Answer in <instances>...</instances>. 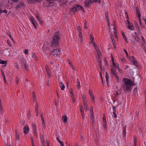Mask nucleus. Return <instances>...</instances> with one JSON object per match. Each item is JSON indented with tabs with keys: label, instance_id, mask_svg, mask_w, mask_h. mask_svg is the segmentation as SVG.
I'll return each instance as SVG.
<instances>
[{
	"label": "nucleus",
	"instance_id": "obj_9",
	"mask_svg": "<svg viewBox=\"0 0 146 146\" xmlns=\"http://www.w3.org/2000/svg\"><path fill=\"white\" fill-rule=\"evenodd\" d=\"M127 23H126V26L129 29L131 30H134V27L132 25V24H130L128 25H127Z\"/></svg>",
	"mask_w": 146,
	"mask_h": 146
},
{
	"label": "nucleus",
	"instance_id": "obj_43",
	"mask_svg": "<svg viewBox=\"0 0 146 146\" xmlns=\"http://www.w3.org/2000/svg\"><path fill=\"white\" fill-rule=\"evenodd\" d=\"M114 34H115V37L116 38H118V37L117 35V31H114Z\"/></svg>",
	"mask_w": 146,
	"mask_h": 146
},
{
	"label": "nucleus",
	"instance_id": "obj_8",
	"mask_svg": "<svg viewBox=\"0 0 146 146\" xmlns=\"http://www.w3.org/2000/svg\"><path fill=\"white\" fill-rule=\"evenodd\" d=\"M31 18L33 24L35 28H36V26L37 25V23L35 19H34L33 17H31Z\"/></svg>",
	"mask_w": 146,
	"mask_h": 146
},
{
	"label": "nucleus",
	"instance_id": "obj_34",
	"mask_svg": "<svg viewBox=\"0 0 146 146\" xmlns=\"http://www.w3.org/2000/svg\"><path fill=\"white\" fill-rule=\"evenodd\" d=\"M93 2H98L99 3L101 2L100 0H92Z\"/></svg>",
	"mask_w": 146,
	"mask_h": 146
},
{
	"label": "nucleus",
	"instance_id": "obj_17",
	"mask_svg": "<svg viewBox=\"0 0 146 146\" xmlns=\"http://www.w3.org/2000/svg\"><path fill=\"white\" fill-rule=\"evenodd\" d=\"M60 84L61 85L60 86V87L61 88V89L62 90H64L65 88V86L64 85L63 82H61L60 83Z\"/></svg>",
	"mask_w": 146,
	"mask_h": 146
},
{
	"label": "nucleus",
	"instance_id": "obj_20",
	"mask_svg": "<svg viewBox=\"0 0 146 146\" xmlns=\"http://www.w3.org/2000/svg\"><path fill=\"white\" fill-rule=\"evenodd\" d=\"M106 81L107 82V84H108V74L107 72L106 73Z\"/></svg>",
	"mask_w": 146,
	"mask_h": 146
},
{
	"label": "nucleus",
	"instance_id": "obj_1",
	"mask_svg": "<svg viewBox=\"0 0 146 146\" xmlns=\"http://www.w3.org/2000/svg\"><path fill=\"white\" fill-rule=\"evenodd\" d=\"M124 83L122 86V87L124 92L127 93L130 92L131 90V86L135 85L134 81H132L130 79L123 78Z\"/></svg>",
	"mask_w": 146,
	"mask_h": 146
},
{
	"label": "nucleus",
	"instance_id": "obj_50",
	"mask_svg": "<svg viewBox=\"0 0 146 146\" xmlns=\"http://www.w3.org/2000/svg\"><path fill=\"white\" fill-rule=\"evenodd\" d=\"M103 122H106V118L105 117V116H104L103 118Z\"/></svg>",
	"mask_w": 146,
	"mask_h": 146
},
{
	"label": "nucleus",
	"instance_id": "obj_15",
	"mask_svg": "<svg viewBox=\"0 0 146 146\" xmlns=\"http://www.w3.org/2000/svg\"><path fill=\"white\" fill-rule=\"evenodd\" d=\"M111 60L112 61V63H113V65L114 67L115 68L117 66V65H116V64H115L114 62V59L113 58V56L112 55H111Z\"/></svg>",
	"mask_w": 146,
	"mask_h": 146
},
{
	"label": "nucleus",
	"instance_id": "obj_31",
	"mask_svg": "<svg viewBox=\"0 0 146 146\" xmlns=\"http://www.w3.org/2000/svg\"><path fill=\"white\" fill-rule=\"evenodd\" d=\"M133 36L135 38V39L136 40L139 41V37L137 35H135V36Z\"/></svg>",
	"mask_w": 146,
	"mask_h": 146
},
{
	"label": "nucleus",
	"instance_id": "obj_2",
	"mask_svg": "<svg viewBox=\"0 0 146 146\" xmlns=\"http://www.w3.org/2000/svg\"><path fill=\"white\" fill-rule=\"evenodd\" d=\"M60 35H59L58 32H56L54 34L52 38V41L51 44L52 47L54 48V46L58 45L59 40L60 38Z\"/></svg>",
	"mask_w": 146,
	"mask_h": 146
},
{
	"label": "nucleus",
	"instance_id": "obj_33",
	"mask_svg": "<svg viewBox=\"0 0 146 146\" xmlns=\"http://www.w3.org/2000/svg\"><path fill=\"white\" fill-rule=\"evenodd\" d=\"M77 29L79 32L80 33V32H81V29L80 26H78L77 27Z\"/></svg>",
	"mask_w": 146,
	"mask_h": 146
},
{
	"label": "nucleus",
	"instance_id": "obj_14",
	"mask_svg": "<svg viewBox=\"0 0 146 146\" xmlns=\"http://www.w3.org/2000/svg\"><path fill=\"white\" fill-rule=\"evenodd\" d=\"M136 13L137 14H138V17H139L141 16V13H140V11L139 9V8L138 7H136Z\"/></svg>",
	"mask_w": 146,
	"mask_h": 146
},
{
	"label": "nucleus",
	"instance_id": "obj_49",
	"mask_svg": "<svg viewBox=\"0 0 146 146\" xmlns=\"http://www.w3.org/2000/svg\"><path fill=\"white\" fill-rule=\"evenodd\" d=\"M49 5L50 6H52L53 5V2H50L48 3Z\"/></svg>",
	"mask_w": 146,
	"mask_h": 146
},
{
	"label": "nucleus",
	"instance_id": "obj_42",
	"mask_svg": "<svg viewBox=\"0 0 146 146\" xmlns=\"http://www.w3.org/2000/svg\"><path fill=\"white\" fill-rule=\"evenodd\" d=\"M16 139H17L18 140L20 139L19 136V134H17L15 135Z\"/></svg>",
	"mask_w": 146,
	"mask_h": 146
},
{
	"label": "nucleus",
	"instance_id": "obj_22",
	"mask_svg": "<svg viewBox=\"0 0 146 146\" xmlns=\"http://www.w3.org/2000/svg\"><path fill=\"white\" fill-rule=\"evenodd\" d=\"M111 72L112 75H115V74H116L115 73L116 71L114 68H112L111 69Z\"/></svg>",
	"mask_w": 146,
	"mask_h": 146
},
{
	"label": "nucleus",
	"instance_id": "obj_56",
	"mask_svg": "<svg viewBox=\"0 0 146 146\" xmlns=\"http://www.w3.org/2000/svg\"><path fill=\"white\" fill-rule=\"evenodd\" d=\"M80 84H78L77 85V88L78 89H80Z\"/></svg>",
	"mask_w": 146,
	"mask_h": 146
},
{
	"label": "nucleus",
	"instance_id": "obj_27",
	"mask_svg": "<svg viewBox=\"0 0 146 146\" xmlns=\"http://www.w3.org/2000/svg\"><path fill=\"white\" fill-rule=\"evenodd\" d=\"M79 37L80 38V40L82 41V38H83L82 33V32H80V33H79Z\"/></svg>",
	"mask_w": 146,
	"mask_h": 146
},
{
	"label": "nucleus",
	"instance_id": "obj_6",
	"mask_svg": "<svg viewBox=\"0 0 146 146\" xmlns=\"http://www.w3.org/2000/svg\"><path fill=\"white\" fill-rule=\"evenodd\" d=\"M92 2V0H86L84 1V3L85 6L88 8L91 6V4Z\"/></svg>",
	"mask_w": 146,
	"mask_h": 146
},
{
	"label": "nucleus",
	"instance_id": "obj_3",
	"mask_svg": "<svg viewBox=\"0 0 146 146\" xmlns=\"http://www.w3.org/2000/svg\"><path fill=\"white\" fill-rule=\"evenodd\" d=\"M81 6H80L79 5H74L70 9V10L71 12H74L76 10L80 9V7H81Z\"/></svg>",
	"mask_w": 146,
	"mask_h": 146
},
{
	"label": "nucleus",
	"instance_id": "obj_23",
	"mask_svg": "<svg viewBox=\"0 0 146 146\" xmlns=\"http://www.w3.org/2000/svg\"><path fill=\"white\" fill-rule=\"evenodd\" d=\"M122 36H123V38H124L126 42H127V39L126 38V37L125 36V35L124 33L123 32H122Z\"/></svg>",
	"mask_w": 146,
	"mask_h": 146
},
{
	"label": "nucleus",
	"instance_id": "obj_37",
	"mask_svg": "<svg viewBox=\"0 0 146 146\" xmlns=\"http://www.w3.org/2000/svg\"><path fill=\"white\" fill-rule=\"evenodd\" d=\"M33 133L34 134L35 136L37 137V134L36 130H34Z\"/></svg>",
	"mask_w": 146,
	"mask_h": 146
},
{
	"label": "nucleus",
	"instance_id": "obj_36",
	"mask_svg": "<svg viewBox=\"0 0 146 146\" xmlns=\"http://www.w3.org/2000/svg\"><path fill=\"white\" fill-rule=\"evenodd\" d=\"M7 34H8V36H9V37L11 38V39L13 40V38H12V37L10 33L9 32H7Z\"/></svg>",
	"mask_w": 146,
	"mask_h": 146
},
{
	"label": "nucleus",
	"instance_id": "obj_19",
	"mask_svg": "<svg viewBox=\"0 0 146 146\" xmlns=\"http://www.w3.org/2000/svg\"><path fill=\"white\" fill-rule=\"evenodd\" d=\"M132 63H133L134 64V65H135L136 66H138V63L137 62L136 60H132Z\"/></svg>",
	"mask_w": 146,
	"mask_h": 146
},
{
	"label": "nucleus",
	"instance_id": "obj_54",
	"mask_svg": "<svg viewBox=\"0 0 146 146\" xmlns=\"http://www.w3.org/2000/svg\"><path fill=\"white\" fill-rule=\"evenodd\" d=\"M56 139L59 143H60L62 142V141L60 140L59 139L58 137H56Z\"/></svg>",
	"mask_w": 146,
	"mask_h": 146
},
{
	"label": "nucleus",
	"instance_id": "obj_60",
	"mask_svg": "<svg viewBox=\"0 0 146 146\" xmlns=\"http://www.w3.org/2000/svg\"><path fill=\"white\" fill-rule=\"evenodd\" d=\"M105 16L106 17V19H108V15L107 13H105Z\"/></svg>",
	"mask_w": 146,
	"mask_h": 146
},
{
	"label": "nucleus",
	"instance_id": "obj_48",
	"mask_svg": "<svg viewBox=\"0 0 146 146\" xmlns=\"http://www.w3.org/2000/svg\"><path fill=\"white\" fill-rule=\"evenodd\" d=\"M19 79L17 77L16 78V82L17 84H18L19 83Z\"/></svg>",
	"mask_w": 146,
	"mask_h": 146
},
{
	"label": "nucleus",
	"instance_id": "obj_63",
	"mask_svg": "<svg viewBox=\"0 0 146 146\" xmlns=\"http://www.w3.org/2000/svg\"><path fill=\"white\" fill-rule=\"evenodd\" d=\"M7 44H8L9 45H11L10 42L8 40H7Z\"/></svg>",
	"mask_w": 146,
	"mask_h": 146
},
{
	"label": "nucleus",
	"instance_id": "obj_40",
	"mask_svg": "<svg viewBox=\"0 0 146 146\" xmlns=\"http://www.w3.org/2000/svg\"><path fill=\"white\" fill-rule=\"evenodd\" d=\"M100 75L101 79L102 80V84H103V85H104V81H103V77H102V73H101V72H100Z\"/></svg>",
	"mask_w": 146,
	"mask_h": 146
},
{
	"label": "nucleus",
	"instance_id": "obj_32",
	"mask_svg": "<svg viewBox=\"0 0 146 146\" xmlns=\"http://www.w3.org/2000/svg\"><path fill=\"white\" fill-rule=\"evenodd\" d=\"M0 111L2 113H3L4 111L3 110V108L2 106H0Z\"/></svg>",
	"mask_w": 146,
	"mask_h": 146
},
{
	"label": "nucleus",
	"instance_id": "obj_52",
	"mask_svg": "<svg viewBox=\"0 0 146 146\" xmlns=\"http://www.w3.org/2000/svg\"><path fill=\"white\" fill-rule=\"evenodd\" d=\"M94 114V112L93 111H92V112H91V113H90V114L91 115V117H94V116L93 115Z\"/></svg>",
	"mask_w": 146,
	"mask_h": 146
},
{
	"label": "nucleus",
	"instance_id": "obj_55",
	"mask_svg": "<svg viewBox=\"0 0 146 146\" xmlns=\"http://www.w3.org/2000/svg\"><path fill=\"white\" fill-rule=\"evenodd\" d=\"M107 22H108V26L109 27L110 26L109 19H107Z\"/></svg>",
	"mask_w": 146,
	"mask_h": 146
},
{
	"label": "nucleus",
	"instance_id": "obj_21",
	"mask_svg": "<svg viewBox=\"0 0 146 146\" xmlns=\"http://www.w3.org/2000/svg\"><path fill=\"white\" fill-rule=\"evenodd\" d=\"M7 63V61H4L3 60H2L0 59V64H6Z\"/></svg>",
	"mask_w": 146,
	"mask_h": 146
},
{
	"label": "nucleus",
	"instance_id": "obj_46",
	"mask_svg": "<svg viewBox=\"0 0 146 146\" xmlns=\"http://www.w3.org/2000/svg\"><path fill=\"white\" fill-rule=\"evenodd\" d=\"M38 21H39L40 23L41 24H42V21L41 18H38Z\"/></svg>",
	"mask_w": 146,
	"mask_h": 146
},
{
	"label": "nucleus",
	"instance_id": "obj_51",
	"mask_svg": "<svg viewBox=\"0 0 146 146\" xmlns=\"http://www.w3.org/2000/svg\"><path fill=\"white\" fill-rule=\"evenodd\" d=\"M89 93L90 95L93 94L92 90H89Z\"/></svg>",
	"mask_w": 146,
	"mask_h": 146
},
{
	"label": "nucleus",
	"instance_id": "obj_62",
	"mask_svg": "<svg viewBox=\"0 0 146 146\" xmlns=\"http://www.w3.org/2000/svg\"><path fill=\"white\" fill-rule=\"evenodd\" d=\"M80 9H82V11L84 12H85V11L83 8V7L82 6H81V7H80Z\"/></svg>",
	"mask_w": 146,
	"mask_h": 146
},
{
	"label": "nucleus",
	"instance_id": "obj_24",
	"mask_svg": "<svg viewBox=\"0 0 146 146\" xmlns=\"http://www.w3.org/2000/svg\"><path fill=\"white\" fill-rule=\"evenodd\" d=\"M68 60L69 61V64L70 65V66H71V67H72V69L73 70H74L75 68L74 66L72 64L70 60L69 59H68Z\"/></svg>",
	"mask_w": 146,
	"mask_h": 146
},
{
	"label": "nucleus",
	"instance_id": "obj_41",
	"mask_svg": "<svg viewBox=\"0 0 146 146\" xmlns=\"http://www.w3.org/2000/svg\"><path fill=\"white\" fill-rule=\"evenodd\" d=\"M41 121L42 122H44V117H43L42 114L41 115Z\"/></svg>",
	"mask_w": 146,
	"mask_h": 146
},
{
	"label": "nucleus",
	"instance_id": "obj_10",
	"mask_svg": "<svg viewBox=\"0 0 146 146\" xmlns=\"http://www.w3.org/2000/svg\"><path fill=\"white\" fill-rule=\"evenodd\" d=\"M93 46L94 47L95 49L96 50V52H97V54H98V57L100 58V56L99 54V53L100 52V51L99 50L97 49V45L95 44L94 42H93Z\"/></svg>",
	"mask_w": 146,
	"mask_h": 146
},
{
	"label": "nucleus",
	"instance_id": "obj_29",
	"mask_svg": "<svg viewBox=\"0 0 146 146\" xmlns=\"http://www.w3.org/2000/svg\"><path fill=\"white\" fill-rule=\"evenodd\" d=\"M80 108L81 113H83V112H84V111L82 106V105H80Z\"/></svg>",
	"mask_w": 146,
	"mask_h": 146
},
{
	"label": "nucleus",
	"instance_id": "obj_28",
	"mask_svg": "<svg viewBox=\"0 0 146 146\" xmlns=\"http://www.w3.org/2000/svg\"><path fill=\"white\" fill-rule=\"evenodd\" d=\"M89 36L90 40H92V42H93L94 39V36H93L91 34H90Z\"/></svg>",
	"mask_w": 146,
	"mask_h": 146
},
{
	"label": "nucleus",
	"instance_id": "obj_5",
	"mask_svg": "<svg viewBox=\"0 0 146 146\" xmlns=\"http://www.w3.org/2000/svg\"><path fill=\"white\" fill-rule=\"evenodd\" d=\"M60 53V50L58 48H54L53 50L50 54H52L53 55H56V56H58L59 54Z\"/></svg>",
	"mask_w": 146,
	"mask_h": 146
},
{
	"label": "nucleus",
	"instance_id": "obj_57",
	"mask_svg": "<svg viewBox=\"0 0 146 146\" xmlns=\"http://www.w3.org/2000/svg\"><path fill=\"white\" fill-rule=\"evenodd\" d=\"M111 39L112 40V42H115V40H114V38H111Z\"/></svg>",
	"mask_w": 146,
	"mask_h": 146
},
{
	"label": "nucleus",
	"instance_id": "obj_13",
	"mask_svg": "<svg viewBox=\"0 0 146 146\" xmlns=\"http://www.w3.org/2000/svg\"><path fill=\"white\" fill-rule=\"evenodd\" d=\"M68 118L66 115H64L62 116V120L64 123H66Z\"/></svg>",
	"mask_w": 146,
	"mask_h": 146
},
{
	"label": "nucleus",
	"instance_id": "obj_11",
	"mask_svg": "<svg viewBox=\"0 0 146 146\" xmlns=\"http://www.w3.org/2000/svg\"><path fill=\"white\" fill-rule=\"evenodd\" d=\"M24 60L23 59V60H21V63L22 64V65H23L24 66V67L25 68V69L26 70L28 71V66L27 65H26V63L25 62H24V61H23Z\"/></svg>",
	"mask_w": 146,
	"mask_h": 146
},
{
	"label": "nucleus",
	"instance_id": "obj_44",
	"mask_svg": "<svg viewBox=\"0 0 146 146\" xmlns=\"http://www.w3.org/2000/svg\"><path fill=\"white\" fill-rule=\"evenodd\" d=\"M32 95H33V96H32L33 98H35V94L34 92H33Z\"/></svg>",
	"mask_w": 146,
	"mask_h": 146
},
{
	"label": "nucleus",
	"instance_id": "obj_26",
	"mask_svg": "<svg viewBox=\"0 0 146 146\" xmlns=\"http://www.w3.org/2000/svg\"><path fill=\"white\" fill-rule=\"evenodd\" d=\"M38 104V103H36V105L35 106L36 108V112H38V106L37 105Z\"/></svg>",
	"mask_w": 146,
	"mask_h": 146
},
{
	"label": "nucleus",
	"instance_id": "obj_35",
	"mask_svg": "<svg viewBox=\"0 0 146 146\" xmlns=\"http://www.w3.org/2000/svg\"><path fill=\"white\" fill-rule=\"evenodd\" d=\"M41 141H42V143L43 144L44 141L43 135H42L41 137Z\"/></svg>",
	"mask_w": 146,
	"mask_h": 146
},
{
	"label": "nucleus",
	"instance_id": "obj_18",
	"mask_svg": "<svg viewBox=\"0 0 146 146\" xmlns=\"http://www.w3.org/2000/svg\"><path fill=\"white\" fill-rule=\"evenodd\" d=\"M126 126H124L123 128V136H125L126 135Z\"/></svg>",
	"mask_w": 146,
	"mask_h": 146
},
{
	"label": "nucleus",
	"instance_id": "obj_64",
	"mask_svg": "<svg viewBox=\"0 0 146 146\" xmlns=\"http://www.w3.org/2000/svg\"><path fill=\"white\" fill-rule=\"evenodd\" d=\"M42 125L43 127L44 128L45 127V124L44 122H42Z\"/></svg>",
	"mask_w": 146,
	"mask_h": 146
},
{
	"label": "nucleus",
	"instance_id": "obj_58",
	"mask_svg": "<svg viewBox=\"0 0 146 146\" xmlns=\"http://www.w3.org/2000/svg\"><path fill=\"white\" fill-rule=\"evenodd\" d=\"M91 99L94 98V95L93 94L90 95Z\"/></svg>",
	"mask_w": 146,
	"mask_h": 146
},
{
	"label": "nucleus",
	"instance_id": "obj_16",
	"mask_svg": "<svg viewBox=\"0 0 146 146\" xmlns=\"http://www.w3.org/2000/svg\"><path fill=\"white\" fill-rule=\"evenodd\" d=\"M94 117H90V119L91 121V123L92 126L94 125L95 124V121L94 120Z\"/></svg>",
	"mask_w": 146,
	"mask_h": 146
},
{
	"label": "nucleus",
	"instance_id": "obj_45",
	"mask_svg": "<svg viewBox=\"0 0 146 146\" xmlns=\"http://www.w3.org/2000/svg\"><path fill=\"white\" fill-rule=\"evenodd\" d=\"M115 68H117V69L118 70V72H120V71L121 70H120V68L119 67V65H117V66Z\"/></svg>",
	"mask_w": 146,
	"mask_h": 146
},
{
	"label": "nucleus",
	"instance_id": "obj_53",
	"mask_svg": "<svg viewBox=\"0 0 146 146\" xmlns=\"http://www.w3.org/2000/svg\"><path fill=\"white\" fill-rule=\"evenodd\" d=\"M25 54H27V53H28V50H27V49H25Z\"/></svg>",
	"mask_w": 146,
	"mask_h": 146
},
{
	"label": "nucleus",
	"instance_id": "obj_38",
	"mask_svg": "<svg viewBox=\"0 0 146 146\" xmlns=\"http://www.w3.org/2000/svg\"><path fill=\"white\" fill-rule=\"evenodd\" d=\"M104 62L105 64V65L106 66H108V63L107 62V60L106 59V58H104Z\"/></svg>",
	"mask_w": 146,
	"mask_h": 146
},
{
	"label": "nucleus",
	"instance_id": "obj_25",
	"mask_svg": "<svg viewBox=\"0 0 146 146\" xmlns=\"http://www.w3.org/2000/svg\"><path fill=\"white\" fill-rule=\"evenodd\" d=\"M102 125L103 127L106 129L107 128V126L106 122H103L102 123Z\"/></svg>",
	"mask_w": 146,
	"mask_h": 146
},
{
	"label": "nucleus",
	"instance_id": "obj_4",
	"mask_svg": "<svg viewBox=\"0 0 146 146\" xmlns=\"http://www.w3.org/2000/svg\"><path fill=\"white\" fill-rule=\"evenodd\" d=\"M25 4L22 2H20L15 7V9L18 10L19 8H21V7L24 8L25 7Z\"/></svg>",
	"mask_w": 146,
	"mask_h": 146
},
{
	"label": "nucleus",
	"instance_id": "obj_47",
	"mask_svg": "<svg viewBox=\"0 0 146 146\" xmlns=\"http://www.w3.org/2000/svg\"><path fill=\"white\" fill-rule=\"evenodd\" d=\"M123 50L125 52V54H126V56L127 57H128L129 55H128V53L127 52V51L125 49H123Z\"/></svg>",
	"mask_w": 146,
	"mask_h": 146
},
{
	"label": "nucleus",
	"instance_id": "obj_7",
	"mask_svg": "<svg viewBox=\"0 0 146 146\" xmlns=\"http://www.w3.org/2000/svg\"><path fill=\"white\" fill-rule=\"evenodd\" d=\"M23 130H24L23 132L24 134H26L29 132V128L28 126L27 125H26L24 126L23 128Z\"/></svg>",
	"mask_w": 146,
	"mask_h": 146
},
{
	"label": "nucleus",
	"instance_id": "obj_30",
	"mask_svg": "<svg viewBox=\"0 0 146 146\" xmlns=\"http://www.w3.org/2000/svg\"><path fill=\"white\" fill-rule=\"evenodd\" d=\"M32 127L34 130H36V126L35 125L34 123H32Z\"/></svg>",
	"mask_w": 146,
	"mask_h": 146
},
{
	"label": "nucleus",
	"instance_id": "obj_59",
	"mask_svg": "<svg viewBox=\"0 0 146 146\" xmlns=\"http://www.w3.org/2000/svg\"><path fill=\"white\" fill-rule=\"evenodd\" d=\"M83 103H84V104H87V101H86L85 100H83Z\"/></svg>",
	"mask_w": 146,
	"mask_h": 146
},
{
	"label": "nucleus",
	"instance_id": "obj_39",
	"mask_svg": "<svg viewBox=\"0 0 146 146\" xmlns=\"http://www.w3.org/2000/svg\"><path fill=\"white\" fill-rule=\"evenodd\" d=\"M48 66L47 65L45 66V68L48 73V71H50V70L48 69Z\"/></svg>",
	"mask_w": 146,
	"mask_h": 146
},
{
	"label": "nucleus",
	"instance_id": "obj_12",
	"mask_svg": "<svg viewBox=\"0 0 146 146\" xmlns=\"http://www.w3.org/2000/svg\"><path fill=\"white\" fill-rule=\"evenodd\" d=\"M134 23L135 27L137 30L138 33H140V29L139 28V27L138 25V24L137 22L135 21H134Z\"/></svg>",
	"mask_w": 146,
	"mask_h": 146
},
{
	"label": "nucleus",
	"instance_id": "obj_61",
	"mask_svg": "<svg viewBox=\"0 0 146 146\" xmlns=\"http://www.w3.org/2000/svg\"><path fill=\"white\" fill-rule=\"evenodd\" d=\"M82 98L83 100H85L86 99V96L84 95H83L82 96Z\"/></svg>",
	"mask_w": 146,
	"mask_h": 146
}]
</instances>
